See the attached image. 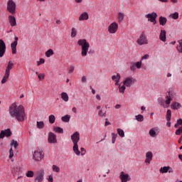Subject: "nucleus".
Masks as SVG:
<instances>
[{"instance_id":"obj_28","label":"nucleus","mask_w":182,"mask_h":182,"mask_svg":"<svg viewBox=\"0 0 182 182\" xmlns=\"http://www.w3.org/2000/svg\"><path fill=\"white\" fill-rule=\"evenodd\" d=\"M61 120L64 123H69V122L70 121V115L66 114L64 117H62Z\"/></svg>"},{"instance_id":"obj_5","label":"nucleus","mask_w":182,"mask_h":182,"mask_svg":"<svg viewBox=\"0 0 182 182\" xmlns=\"http://www.w3.org/2000/svg\"><path fill=\"white\" fill-rule=\"evenodd\" d=\"M7 11L12 15L16 12V3L13 0H9L7 3Z\"/></svg>"},{"instance_id":"obj_45","label":"nucleus","mask_w":182,"mask_h":182,"mask_svg":"<svg viewBox=\"0 0 182 182\" xmlns=\"http://www.w3.org/2000/svg\"><path fill=\"white\" fill-rule=\"evenodd\" d=\"M13 158H14V149H12V148H11L9 150V159H12Z\"/></svg>"},{"instance_id":"obj_12","label":"nucleus","mask_w":182,"mask_h":182,"mask_svg":"<svg viewBox=\"0 0 182 182\" xmlns=\"http://www.w3.org/2000/svg\"><path fill=\"white\" fill-rule=\"evenodd\" d=\"M23 170V169L22 168V167L19 165L14 166L12 168V173L14 176L15 177V176H19V174L22 173Z\"/></svg>"},{"instance_id":"obj_14","label":"nucleus","mask_w":182,"mask_h":182,"mask_svg":"<svg viewBox=\"0 0 182 182\" xmlns=\"http://www.w3.org/2000/svg\"><path fill=\"white\" fill-rule=\"evenodd\" d=\"M137 43L138 45H147L148 41H147V38H146V35H144V33L141 34L139 39L137 40Z\"/></svg>"},{"instance_id":"obj_7","label":"nucleus","mask_w":182,"mask_h":182,"mask_svg":"<svg viewBox=\"0 0 182 182\" xmlns=\"http://www.w3.org/2000/svg\"><path fill=\"white\" fill-rule=\"evenodd\" d=\"M146 18H147L149 22H151L154 23V25H156L157 23V13L152 12L151 14H148L145 16Z\"/></svg>"},{"instance_id":"obj_58","label":"nucleus","mask_w":182,"mask_h":182,"mask_svg":"<svg viewBox=\"0 0 182 182\" xmlns=\"http://www.w3.org/2000/svg\"><path fill=\"white\" fill-rule=\"evenodd\" d=\"M130 70H132L133 72H134V70H136V67L134 65L131 66Z\"/></svg>"},{"instance_id":"obj_42","label":"nucleus","mask_w":182,"mask_h":182,"mask_svg":"<svg viewBox=\"0 0 182 182\" xmlns=\"http://www.w3.org/2000/svg\"><path fill=\"white\" fill-rule=\"evenodd\" d=\"M170 18L172 19H177L178 18V12H175L173 14H170Z\"/></svg>"},{"instance_id":"obj_6","label":"nucleus","mask_w":182,"mask_h":182,"mask_svg":"<svg viewBox=\"0 0 182 182\" xmlns=\"http://www.w3.org/2000/svg\"><path fill=\"white\" fill-rule=\"evenodd\" d=\"M45 178V170L41 169L36 171V177L34 178L35 182H43Z\"/></svg>"},{"instance_id":"obj_47","label":"nucleus","mask_w":182,"mask_h":182,"mask_svg":"<svg viewBox=\"0 0 182 182\" xmlns=\"http://www.w3.org/2000/svg\"><path fill=\"white\" fill-rule=\"evenodd\" d=\"M42 63H45V59L41 58L39 61H37V66H41Z\"/></svg>"},{"instance_id":"obj_59","label":"nucleus","mask_w":182,"mask_h":182,"mask_svg":"<svg viewBox=\"0 0 182 182\" xmlns=\"http://www.w3.org/2000/svg\"><path fill=\"white\" fill-rule=\"evenodd\" d=\"M112 139H116V137H117V134L112 133Z\"/></svg>"},{"instance_id":"obj_38","label":"nucleus","mask_w":182,"mask_h":182,"mask_svg":"<svg viewBox=\"0 0 182 182\" xmlns=\"http://www.w3.org/2000/svg\"><path fill=\"white\" fill-rule=\"evenodd\" d=\"M76 35H77V30L75 28H72L71 38H75Z\"/></svg>"},{"instance_id":"obj_63","label":"nucleus","mask_w":182,"mask_h":182,"mask_svg":"<svg viewBox=\"0 0 182 182\" xmlns=\"http://www.w3.org/2000/svg\"><path fill=\"white\" fill-rule=\"evenodd\" d=\"M120 107H121L120 105H115V109H120Z\"/></svg>"},{"instance_id":"obj_4","label":"nucleus","mask_w":182,"mask_h":182,"mask_svg":"<svg viewBox=\"0 0 182 182\" xmlns=\"http://www.w3.org/2000/svg\"><path fill=\"white\" fill-rule=\"evenodd\" d=\"M12 68H14V63L12 61H9L5 70L4 76L1 80V85H5V83L8 82V80L9 79V76L11 75V70H12Z\"/></svg>"},{"instance_id":"obj_37","label":"nucleus","mask_w":182,"mask_h":182,"mask_svg":"<svg viewBox=\"0 0 182 182\" xmlns=\"http://www.w3.org/2000/svg\"><path fill=\"white\" fill-rule=\"evenodd\" d=\"M53 53V50L49 49L46 52L45 55L47 58H50V56H52Z\"/></svg>"},{"instance_id":"obj_55","label":"nucleus","mask_w":182,"mask_h":182,"mask_svg":"<svg viewBox=\"0 0 182 182\" xmlns=\"http://www.w3.org/2000/svg\"><path fill=\"white\" fill-rule=\"evenodd\" d=\"M179 126H182V119H179L176 122Z\"/></svg>"},{"instance_id":"obj_9","label":"nucleus","mask_w":182,"mask_h":182,"mask_svg":"<svg viewBox=\"0 0 182 182\" xmlns=\"http://www.w3.org/2000/svg\"><path fill=\"white\" fill-rule=\"evenodd\" d=\"M119 28V24L116 22L112 23L108 27V32L109 33H116L117 32V29Z\"/></svg>"},{"instance_id":"obj_16","label":"nucleus","mask_w":182,"mask_h":182,"mask_svg":"<svg viewBox=\"0 0 182 182\" xmlns=\"http://www.w3.org/2000/svg\"><path fill=\"white\" fill-rule=\"evenodd\" d=\"M33 159L36 161H41V160H42V159H43V156L42 155V152L40 151H38V150L34 151Z\"/></svg>"},{"instance_id":"obj_15","label":"nucleus","mask_w":182,"mask_h":182,"mask_svg":"<svg viewBox=\"0 0 182 182\" xmlns=\"http://www.w3.org/2000/svg\"><path fill=\"white\" fill-rule=\"evenodd\" d=\"M11 137L12 136V132H11V129L8 128L4 131H1L0 133V139H4V137Z\"/></svg>"},{"instance_id":"obj_10","label":"nucleus","mask_w":182,"mask_h":182,"mask_svg":"<svg viewBox=\"0 0 182 182\" xmlns=\"http://www.w3.org/2000/svg\"><path fill=\"white\" fill-rule=\"evenodd\" d=\"M5 52H6V44H5L4 40L0 39V58H4Z\"/></svg>"},{"instance_id":"obj_56","label":"nucleus","mask_w":182,"mask_h":182,"mask_svg":"<svg viewBox=\"0 0 182 182\" xmlns=\"http://www.w3.org/2000/svg\"><path fill=\"white\" fill-rule=\"evenodd\" d=\"M81 82L82 83H85L86 82V77L85 76H82V78H81Z\"/></svg>"},{"instance_id":"obj_25","label":"nucleus","mask_w":182,"mask_h":182,"mask_svg":"<svg viewBox=\"0 0 182 182\" xmlns=\"http://www.w3.org/2000/svg\"><path fill=\"white\" fill-rule=\"evenodd\" d=\"M112 79L116 82L115 85L117 86L120 82V74L117 73L116 75H112Z\"/></svg>"},{"instance_id":"obj_11","label":"nucleus","mask_w":182,"mask_h":182,"mask_svg":"<svg viewBox=\"0 0 182 182\" xmlns=\"http://www.w3.org/2000/svg\"><path fill=\"white\" fill-rule=\"evenodd\" d=\"M48 141L50 144H56V143H58V140H56V134H53V132H49Z\"/></svg>"},{"instance_id":"obj_64","label":"nucleus","mask_w":182,"mask_h":182,"mask_svg":"<svg viewBox=\"0 0 182 182\" xmlns=\"http://www.w3.org/2000/svg\"><path fill=\"white\" fill-rule=\"evenodd\" d=\"M178 159L182 161V154H178Z\"/></svg>"},{"instance_id":"obj_20","label":"nucleus","mask_w":182,"mask_h":182,"mask_svg":"<svg viewBox=\"0 0 182 182\" xmlns=\"http://www.w3.org/2000/svg\"><path fill=\"white\" fill-rule=\"evenodd\" d=\"M153 160V154L151 152H147L146 154L145 163L150 164V161Z\"/></svg>"},{"instance_id":"obj_61","label":"nucleus","mask_w":182,"mask_h":182,"mask_svg":"<svg viewBox=\"0 0 182 182\" xmlns=\"http://www.w3.org/2000/svg\"><path fill=\"white\" fill-rule=\"evenodd\" d=\"M96 99H97V100H102V98L100 97V95H96Z\"/></svg>"},{"instance_id":"obj_26","label":"nucleus","mask_w":182,"mask_h":182,"mask_svg":"<svg viewBox=\"0 0 182 182\" xmlns=\"http://www.w3.org/2000/svg\"><path fill=\"white\" fill-rule=\"evenodd\" d=\"M62 100L64 102H69V95L65 92H63L60 95Z\"/></svg>"},{"instance_id":"obj_32","label":"nucleus","mask_w":182,"mask_h":182,"mask_svg":"<svg viewBox=\"0 0 182 182\" xmlns=\"http://www.w3.org/2000/svg\"><path fill=\"white\" fill-rule=\"evenodd\" d=\"M36 127L37 129H43V127H45V122L43 121L37 122Z\"/></svg>"},{"instance_id":"obj_53","label":"nucleus","mask_w":182,"mask_h":182,"mask_svg":"<svg viewBox=\"0 0 182 182\" xmlns=\"http://www.w3.org/2000/svg\"><path fill=\"white\" fill-rule=\"evenodd\" d=\"M80 150L82 151L81 156H85V154H86V150L85 149V148H81Z\"/></svg>"},{"instance_id":"obj_22","label":"nucleus","mask_w":182,"mask_h":182,"mask_svg":"<svg viewBox=\"0 0 182 182\" xmlns=\"http://www.w3.org/2000/svg\"><path fill=\"white\" fill-rule=\"evenodd\" d=\"M9 21L11 26H16V18L14 16H9Z\"/></svg>"},{"instance_id":"obj_17","label":"nucleus","mask_w":182,"mask_h":182,"mask_svg":"<svg viewBox=\"0 0 182 182\" xmlns=\"http://www.w3.org/2000/svg\"><path fill=\"white\" fill-rule=\"evenodd\" d=\"M136 82V79L133 77H128L126 78V80L124 81V86H127V87H130L132 85Z\"/></svg>"},{"instance_id":"obj_49","label":"nucleus","mask_w":182,"mask_h":182,"mask_svg":"<svg viewBox=\"0 0 182 182\" xmlns=\"http://www.w3.org/2000/svg\"><path fill=\"white\" fill-rule=\"evenodd\" d=\"M39 80H43L45 79V73L38 74Z\"/></svg>"},{"instance_id":"obj_57","label":"nucleus","mask_w":182,"mask_h":182,"mask_svg":"<svg viewBox=\"0 0 182 182\" xmlns=\"http://www.w3.org/2000/svg\"><path fill=\"white\" fill-rule=\"evenodd\" d=\"M167 123H166V126L168 127H171V122H170L171 120H166Z\"/></svg>"},{"instance_id":"obj_23","label":"nucleus","mask_w":182,"mask_h":182,"mask_svg":"<svg viewBox=\"0 0 182 182\" xmlns=\"http://www.w3.org/2000/svg\"><path fill=\"white\" fill-rule=\"evenodd\" d=\"M89 19V14L87 12L82 13L79 17V21H87Z\"/></svg>"},{"instance_id":"obj_2","label":"nucleus","mask_w":182,"mask_h":182,"mask_svg":"<svg viewBox=\"0 0 182 182\" xmlns=\"http://www.w3.org/2000/svg\"><path fill=\"white\" fill-rule=\"evenodd\" d=\"M71 140L73 143V150L77 156H80V151H79V140H80V134L75 132L73 134L71 135Z\"/></svg>"},{"instance_id":"obj_60","label":"nucleus","mask_w":182,"mask_h":182,"mask_svg":"<svg viewBox=\"0 0 182 182\" xmlns=\"http://www.w3.org/2000/svg\"><path fill=\"white\" fill-rule=\"evenodd\" d=\"M72 111L73 112V113L77 112V109H76V107H73Z\"/></svg>"},{"instance_id":"obj_29","label":"nucleus","mask_w":182,"mask_h":182,"mask_svg":"<svg viewBox=\"0 0 182 182\" xmlns=\"http://www.w3.org/2000/svg\"><path fill=\"white\" fill-rule=\"evenodd\" d=\"M124 19V13L119 12L118 13V22L119 23H122L123 20Z\"/></svg>"},{"instance_id":"obj_36","label":"nucleus","mask_w":182,"mask_h":182,"mask_svg":"<svg viewBox=\"0 0 182 182\" xmlns=\"http://www.w3.org/2000/svg\"><path fill=\"white\" fill-rule=\"evenodd\" d=\"M155 130H156V129H154V128L150 129L149 136H151V137H156L157 136V133H156Z\"/></svg>"},{"instance_id":"obj_39","label":"nucleus","mask_w":182,"mask_h":182,"mask_svg":"<svg viewBox=\"0 0 182 182\" xmlns=\"http://www.w3.org/2000/svg\"><path fill=\"white\" fill-rule=\"evenodd\" d=\"M166 119V120H171V109L167 110Z\"/></svg>"},{"instance_id":"obj_13","label":"nucleus","mask_w":182,"mask_h":182,"mask_svg":"<svg viewBox=\"0 0 182 182\" xmlns=\"http://www.w3.org/2000/svg\"><path fill=\"white\" fill-rule=\"evenodd\" d=\"M15 41L11 44V52L13 55H16V46H18V36H14Z\"/></svg>"},{"instance_id":"obj_18","label":"nucleus","mask_w":182,"mask_h":182,"mask_svg":"<svg viewBox=\"0 0 182 182\" xmlns=\"http://www.w3.org/2000/svg\"><path fill=\"white\" fill-rule=\"evenodd\" d=\"M120 178L122 182L130 181L132 178L129 176L128 173L124 174V172H121Z\"/></svg>"},{"instance_id":"obj_21","label":"nucleus","mask_w":182,"mask_h":182,"mask_svg":"<svg viewBox=\"0 0 182 182\" xmlns=\"http://www.w3.org/2000/svg\"><path fill=\"white\" fill-rule=\"evenodd\" d=\"M171 108L173 110H178V109H181V104L179 102H172L171 105Z\"/></svg>"},{"instance_id":"obj_43","label":"nucleus","mask_w":182,"mask_h":182,"mask_svg":"<svg viewBox=\"0 0 182 182\" xmlns=\"http://www.w3.org/2000/svg\"><path fill=\"white\" fill-rule=\"evenodd\" d=\"M53 171H55V173H59V171H60V168L56 165H53Z\"/></svg>"},{"instance_id":"obj_8","label":"nucleus","mask_w":182,"mask_h":182,"mask_svg":"<svg viewBox=\"0 0 182 182\" xmlns=\"http://www.w3.org/2000/svg\"><path fill=\"white\" fill-rule=\"evenodd\" d=\"M176 97V92L173 90H170L168 92V95L166 97V105H170L171 103V101L173 100V98Z\"/></svg>"},{"instance_id":"obj_51","label":"nucleus","mask_w":182,"mask_h":182,"mask_svg":"<svg viewBox=\"0 0 182 182\" xmlns=\"http://www.w3.org/2000/svg\"><path fill=\"white\" fill-rule=\"evenodd\" d=\"M136 68H137V69H140V68H141V61H138L136 63Z\"/></svg>"},{"instance_id":"obj_48","label":"nucleus","mask_w":182,"mask_h":182,"mask_svg":"<svg viewBox=\"0 0 182 182\" xmlns=\"http://www.w3.org/2000/svg\"><path fill=\"white\" fill-rule=\"evenodd\" d=\"M98 114H99V116H101V117L103 116L104 117H106V112L103 113V110H102V109L99 110Z\"/></svg>"},{"instance_id":"obj_31","label":"nucleus","mask_w":182,"mask_h":182,"mask_svg":"<svg viewBox=\"0 0 182 182\" xmlns=\"http://www.w3.org/2000/svg\"><path fill=\"white\" fill-rule=\"evenodd\" d=\"M26 176L28 178H32L35 176V172L33 171H27Z\"/></svg>"},{"instance_id":"obj_50","label":"nucleus","mask_w":182,"mask_h":182,"mask_svg":"<svg viewBox=\"0 0 182 182\" xmlns=\"http://www.w3.org/2000/svg\"><path fill=\"white\" fill-rule=\"evenodd\" d=\"M74 70H75V66H73V65H71V66H70V68H69V70H68V73H72L73 72H74Z\"/></svg>"},{"instance_id":"obj_19","label":"nucleus","mask_w":182,"mask_h":182,"mask_svg":"<svg viewBox=\"0 0 182 182\" xmlns=\"http://www.w3.org/2000/svg\"><path fill=\"white\" fill-rule=\"evenodd\" d=\"M159 172L161 173H168V172L173 173V168H171V167L170 166H164L160 168Z\"/></svg>"},{"instance_id":"obj_1","label":"nucleus","mask_w":182,"mask_h":182,"mask_svg":"<svg viewBox=\"0 0 182 182\" xmlns=\"http://www.w3.org/2000/svg\"><path fill=\"white\" fill-rule=\"evenodd\" d=\"M9 114L17 120V122H25L26 120V113L25 107L23 105H17L16 103H13L9 107Z\"/></svg>"},{"instance_id":"obj_44","label":"nucleus","mask_w":182,"mask_h":182,"mask_svg":"<svg viewBox=\"0 0 182 182\" xmlns=\"http://www.w3.org/2000/svg\"><path fill=\"white\" fill-rule=\"evenodd\" d=\"M119 93H124V90H126V85L119 86Z\"/></svg>"},{"instance_id":"obj_41","label":"nucleus","mask_w":182,"mask_h":182,"mask_svg":"<svg viewBox=\"0 0 182 182\" xmlns=\"http://www.w3.org/2000/svg\"><path fill=\"white\" fill-rule=\"evenodd\" d=\"M135 117L137 122H143V120H144V117H143L141 114H138Z\"/></svg>"},{"instance_id":"obj_52","label":"nucleus","mask_w":182,"mask_h":182,"mask_svg":"<svg viewBox=\"0 0 182 182\" xmlns=\"http://www.w3.org/2000/svg\"><path fill=\"white\" fill-rule=\"evenodd\" d=\"M48 181L53 182V176H52V175L48 176Z\"/></svg>"},{"instance_id":"obj_24","label":"nucleus","mask_w":182,"mask_h":182,"mask_svg":"<svg viewBox=\"0 0 182 182\" xmlns=\"http://www.w3.org/2000/svg\"><path fill=\"white\" fill-rule=\"evenodd\" d=\"M159 39L162 42H166V31L165 30H161L160 35H159Z\"/></svg>"},{"instance_id":"obj_62","label":"nucleus","mask_w":182,"mask_h":182,"mask_svg":"<svg viewBox=\"0 0 182 182\" xmlns=\"http://www.w3.org/2000/svg\"><path fill=\"white\" fill-rule=\"evenodd\" d=\"M109 124H110V122H109V121H107V119H106L105 126H109Z\"/></svg>"},{"instance_id":"obj_40","label":"nucleus","mask_w":182,"mask_h":182,"mask_svg":"<svg viewBox=\"0 0 182 182\" xmlns=\"http://www.w3.org/2000/svg\"><path fill=\"white\" fill-rule=\"evenodd\" d=\"M117 133H118V134L120 137H124V131H123V129H122L120 128H118L117 129Z\"/></svg>"},{"instance_id":"obj_46","label":"nucleus","mask_w":182,"mask_h":182,"mask_svg":"<svg viewBox=\"0 0 182 182\" xmlns=\"http://www.w3.org/2000/svg\"><path fill=\"white\" fill-rule=\"evenodd\" d=\"M182 133V127H179L176 131V136H180Z\"/></svg>"},{"instance_id":"obj_34","label":"nucleus","mask_w":182,"mask_h":182,"mask_svg":"<svg viewBox=\"0 0 182 182\" xmlns=\"http://www.w3.org/2000/svg\"><path fill=\"white\" fill-rule=\"evenodd\" d=\"M178 42L179 45L176 47V49L179 53H182V39L179 40Z\"/></svg>"},{"instance_id":"obj_27","label":"nucleus","mask_w":182,"mask_h":182,"mask_svg":"<svg viewBox=\"0 0 182 182\" xmlns=\"http://www.w3.org/2000/svg\"><path fill=\"white\" fill-rule=\"evenodd\" d=\"M167 23V18L166 17L160 16L159 17V25L164 26Z\"/></svg>"},{"instance_id":"obj_3","label":"nucleus","mask_w":182,"mask_h":182,"mask_svg":"<svg viewBox=\"0 0 182 182\" xmlns=\"http://www.w3.org/2000/svg\"><path fill=\"white\" fill-rule=\"evenodd\" d=\"M77 45H79V46H81V55L82 57L87 56V52H89V48H90V44H89L86 39L78 40Z\"/></svg>"},{"instance_id":"obj_35","label":"nucleus","mask_w":182,"mask_h":182,"mask_svg":"<svg viewBox=\"0 0 182 182\" xmlns=\"http://www.w3.org/2000/svg\"><path fill=\"white\" fill-rule=\"evenodd\" d=\"M53 132L55 133H63V129L60 127H55L53 128Z\"/></svg>"},{"instance_id":"obj_54","label":"nucleus","mask_w":182,"mask_h":182,"mask_svg":"<svg viewBox=\"0 0 182 182\" xmlns=\"http://www.w3.org/2000/svg\"><path fill=\"white\" fill-rule=\"evenodd\" d=\"M148 58H149V54H146L141 57V60H144V59H147Z\"/></svg>"},{"instance_id":"obj_33","label":"nucleus","mask_w":182,"mask_h":182,"mask_svg":"<svg viewBox=\"0 0 182 182\" xmlns=\"http://www.w3.org/2000/svg\"><path fill=\"white\" fill-rule=\"evenodd\" d=\"M10 146H11V147H14L15 149H18V141H16V140H14V139H12V140H11V144H10Z\"/></svg>"},{"instance_id":"obj_30","label":"nucleus","mask_w":182,"mask_h":182,"mask_svg":"<svg viewBox=\"0 0 182 182\" xmlns=\"http://www.w3.org/2000/svg\"><path fill=\"white\" fill-rule=\"evenodd\" d=\"M56 120V117L53 114H50L48 117V122L50 123V124H53L55 123V121Z\"/></svg>"}]
</instances>
